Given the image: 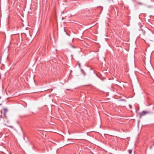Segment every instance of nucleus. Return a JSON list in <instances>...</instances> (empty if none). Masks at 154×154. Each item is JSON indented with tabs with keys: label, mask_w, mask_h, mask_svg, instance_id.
Here are the masks:
<instances>
[{
	"label": "nucleus",
	"mask_w": 154,
	"mask_h": 154,
	"mask_svg": "<svg viewBox=\"0 0 154 154\" xmlns=\"http://www.w3.org/2000/svg\"><path fill=\"white\" fill-rule=\"evenodd\" d=\"M148 113V112H146L145 111H143L142 112L140 113V118H141L142 116H144V115H145L146 114H147Z\"/></svg>",
	"instance_id": "obj_1"
},
{
	"label": "nucleus",
	"mask_w": 154,
	"mask_h": 154,
	"mask_svg": "<svg viewBox=\"0 0 154 154\" xmlns=\"http://www.w3.org/2000/svg\"><path fill=\"white\" fill-rule=\"evenodd\" d=\"M8 111V109L5 108L4 109V112L6 113V112Z\"/></svg>",
	"instance_id": "obj_2"
},
{
	"label": "nucleus",
	"mask_w": 154,
	"mask_h": 154,
	"mask_svg": "<svg viewBox=\"0 0 154 154\" xmlns=\"http://www.w3.org/2000/svg\"><path fill=\"white\" fill-rule=\"evenodd\" d=\"M128 152H129V154H131V153H132L131 150L129 149L128 150Z\"/></svg>",
	"instance_id": "obj_3"
},
{
	"label": "nucleus",
	"mask_w": 154,
	"mask_h": 154,
	"mask_svg": "<svg viewBox=\"0 0 154 154\" xmlns=\"http://www.w3.org/2000/svg\"><path fill=\"white\" fill-rule=\"evenodd\" d=\"M4 116L5 117V118H7V117H6V113H5V112L4 113Z\"/></svg>",
	"instance_id": "obj_4"
},
{
	"label": "nucleus",
	"mask_w": 154,
	"mask_h": 154,
	"mask_svg": "<svg viewBox=\"0 0 154 154\" xmlns=\"http://www.w3.org/2000/svg\"><path fill=\"white\" fill-rule=\"evenodd\" d=\"M129 107L131 109L132 108V106L131 105H129Z\"/></svg>",
	"instance_id": "obj_5"
},
{
	"label": "nucleus",
	"mask_w": 154,
	"mask_h": 154,
	"mask_svg": "<svg viewBox=\"0 0 154 154\" xmlns=\"http://www.w3.org/2000/svg\"><path fill=\"white\" fill-rule=\"evenodd\" d=\"M121 100H122V101H124V100L123 99Z\"/></svg>",
	"instance_id": "obj_6"
},
{
	"label": "nucleus",
	"mask_w": 154,
	"mask_h": 154,
	"mask_svg": "<svg viewBox=\"0 0 154 154\" xmlns=\"http://www.w3.org/2000/svg\"><path fill=\"white\" fill-rule=\"evenodd\" d=\"M80 63L79 64V66H80Z\"/></svg>",
	"instance_id": "obj_7"
}]
</instances>
